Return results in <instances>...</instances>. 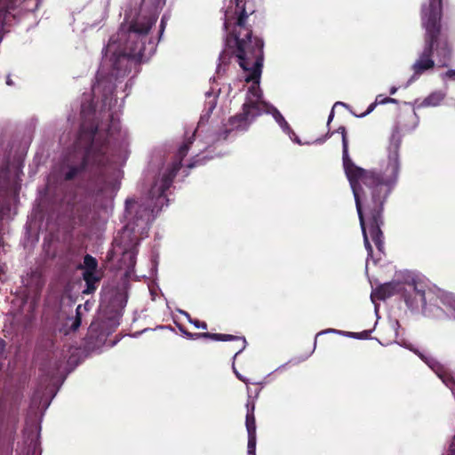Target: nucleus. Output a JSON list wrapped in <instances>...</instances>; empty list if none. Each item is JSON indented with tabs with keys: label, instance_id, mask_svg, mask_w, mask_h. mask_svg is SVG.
<instances>
[{
	"label": "nucleus",
	"instance_id": "obj_30",
	"mask_svg": "<svg viewBox=\"0 0 455 455\" xmlns=\"http://www.w3.org/2000/svg\"><path fill=\"white\" fill-rule=\"evenodd\" d=\"M331 331H332V330H327V331H323L318 332V333L316 334V336H315V344L316 343V339H317L318 336H320V335H322V334H323V333H326V332Z\"/></svg>",
	"mask_w": 455,
	"mask_h": 455
},
{
	"label": "nucleus",
	"instance_id": "obj_28",
	"mask_svg": "<svg viewBox=\"0 0 455 455\" xmlns=\"http://www.w3.org/2000/svg\"><path fill=\"white\" fill-rule=\"evenodd\" d=\"M66 173H67V174H66V177H65V179H66L67 180H71V179H73V177H74V174H75L76 172H66Z\"/></svg>",
	"mask_w": 455,
	"mask_h": 455
},
{
	"label": "nucleus",
	"instance_id": "obj_7",
	"mask_svg": "<svg viewBox=\"0 0 455 455\" xmlns=\"http://www.w3.org/2000/svg\"><path fill=\"white\" fill-rule=\"evenodd\" d=\"M246 2L247 0H235V9L233 11V16L229 17L228 24H231L230 20L235 19V25L240 28V31L238 32V35H235L234 37V41L235 44V47L234 49H231V46L229 45V59L232 56L235 57V50L237 48V43L236 41H243L244 40L246 43H250L251 45L262 44V43L255 42L252 44L251 41V35L252 31L246 27V20L249 17L250 14L254 12V10L252 8H247L246 7ZM231 39V34L229 33V40Z\"/></svg>",
	"mask_w": 455,
	"mask_h": 455
},
{
	"label": "nucleus",
	"instance_id": "obj_24",
	"mask_svg": "<svg viewBox=\"0 0 455 455\" xmlns=\"http://www.w3.org/2000/svg\"><path fill=\"white\" fill-rule=\"evenodd\" d=\"M21 168H23L22 161L20 159H19L15 165H13V166H7V170L6 171H11L12 169L14 170V171H18V170H20Z\"/></svg>",
	"mask_w": 455,
	"mask_h": 455
},
{
	"label": "nucleus",
	"instance_id": "obj_14",
	"mask_svg": "<svg viewBox=\"0 0 455 455\" xmlns=\"http://www.w3.org/2000/svg\"><path fill=\"white\" fill-rule=\"evenodd\" d=\"M394 102H396V100L393 98H390V97H384L383 95L379 94L376 97V100L374 102H372L367 108V110L361 114L359 116L360 117H364L366 116L368 114H370L371 112H372L374 110V108H376L377 105H379V104H386V103H394Z\"/></svg>",
	"mask_w": 455,
	"mask_h": 455
},
{
	"label": "nucleus",
	"instance_id": "obj_12",
	"mask_svg": "<svg viewBox=\"0 0 455 455\" xmlns=\"http://www.w3.org/2000/svg\"><path fill=\"white\" fill-rule=\"evenodd\" d=\"M232 342L234 344L229 345V352H234V359L246 347V339L244 337H237L229 334V343Z\"/></svg>",
	"mask_w": 455,
	"mask_h": 455
},
{
	"label": "nucleus",
	"instance_id": "obj_18",
	"mask_svg": "<svg viewBox=\"0 0 455 455\" xmlns=\"http://www.w3.org/2000/svg\"><path fill=\"white\" fill-rule=\"evenodd\" d=\"M181 313L187 317L188 322L190 323H192L196 328L203 329V330L207 329V324H206L205 322H201V321H199L197 319H192L191 316L189 315V314L187 313V312H181Z\"/></svg>",
	"mask_w": 455,
	"mask_h": 455
},
{
	"label": "nucleus",
	"instance_id": "obj_29",
	"mask_svg": "<svg viewBox=\"0 0 455 455\" xmlns=\"http://www.w3.org/2000/svg\"><path fill=\"white\" fill-rule=\"evenodd\" d=\"M227 15H228V11H224V16H225V20H224V23H223L224 28H228Z\"/></svg>",
	"mask_w": 455,
	"mask_h": 455
},
{
	"label": "nucleus",
	"instance_id": "obj_23",
	"mask_svg": "<svg viewBox=\"0 0 455 455\" xmlns=\"http://www.w3.org/2000/svg\"><path fill=\"white\" fill-rule=\"evenodd\" d=\"M445 455H455V435L453 436Z\"/></svg>",
	"mask_w": 455,
	"mask_h": 455
},
{
	"label": "nucleus",
	"instance_id": "obj_15",
	"mask_svg": "<svg viewBox=\"0 0 455 455\" xmlns=\"http://www.w3.org/2000/svg\"><path fill=\"white\" fill-rule=\"evenodd\" d=\"M444 99V94L441 92H435L429 94L423 100V105L427 107H436L438 106Z\"/></svg>",
	"mask_w": 455,
	"mask_h": 455
},
{
	"label": "nucleus",
	"instance_id": "obj_22",
	"mask_svg": "<svg viewBox=\"0 0 455 455\" xmlns=\"http://www.w3.org/2000/svg\"><path fill=\"white\" fill-rule=\"evenodd\" d=\"M134 228L133 227H131V225H126L124 229L122 230L121 232V237L122 238H124V237H128L132 233H134Z\"/></svg>",
	"mask_w": 455,
	"mask_h": 455
},
{
	"label": "nucleus",
	"instance_id": "obj_1",
	"mask_svg": "<svg viewBox=\"0 0 455 455\" xmlns=\"http://www.w3.org/2000/svg\"><path fill=\"white\" fill-rule=\"evenodd\" d=\"M346 174L353 190L364 246L369 254H371L372 246L367 235L366 220L359 195L361 185H363L370 194V198L366 201L367 224L370 235L378 250L382 251L384 235L381 226L384 224V204L393 189L396 177L394 172L389 175H386V172H346Z\"/></svg>",
	"mask_w": 455,
	"mask_h": 455
},
{
	"label": "nucleus",
	"instance_id": "obj_25",
	"mask_svg": "<svg viewBox=\"0 0 455 455\" xmlns=\"http://www.w3.org/2000/svg\"><path fill=\"white\" fill-rule=\"evenodd\" d=\"M444 77L455 81V69H449L446 71Z\"/></svg>",
	"mask_w": 455,
	"mask_h": 455
},
{
	"label": "nucleus",
	"instance_id": "obj_6",
	"mask_svg": "<svg viewBox=\"0 0 455 455\" xmlns=\"http://www.w3.org/2000/svg\"><path fill=\"white\" fill-rule=\"evenodd\" d=\"M176 172H155L150 178V183L147 188L146 207L141 210L140 219L145 220V223L148 225L152 222L156 215L168 205L169 199L167 191L171 188L174 180Z\"/></svg>",
	"mask_w": 455,
	"mask_h": 455
},
{
	"label": "nucleus",
	"instance_id": "obj_36",
	"mask_svg": "<svg viewBox=\"0 0 455 455\" xmlns=\"http://www.w3.org/2000/svg\"><path fill=\"white\" fill-rule=\"evenodd\" d=\"M82 112H83V114H84V112H85V110H84V107H83V108H82Z\"/></svg>",
	"mask_w": 455,
	"mask_h": 455
},
{
	"label": "nucleus",
	"instance_id": "obj_31",
	"mask_svg": "<svg viewBox=\"0 0 455 455\" xmlns=\"http://www.w3.org/2000/svg\"><path fill=\"white\" fill-rule=\"evenodd\" d=\"M4 347H5V342H4L3 339H0V347H1L2 349H4Z\"/></svg>",
	"mask_w": 455,
	"mask_h": 455
},
{
	"label": "nucleus",
	"instance_id": "obj_17",
	"mask_svg": "<svg viewBox=\"0 0 455 455\" xmlns=\"http://www.w3.org/2000/svg\"><path fill=\"white\" fill-rule=\"evenodd\" d=\"M98 267V262L96 259L89 254L85 255L84 258V270L96 271Z\"/></svg>",
	"mask_w": 455,
	"mask_h": 455
},
{
	"label": "nucleus",
	"instance_id": "obj_2",
	"mask_svg": "<svg viewBox=\"0 0 455 455\" xmlns=\"http://www.w3.org/2000/svg\"><path fill=\"white\" fill-rule=\"evenodd\" d=\"M236 43V60L246 73L245 82L251 83V85L248 89L242 112L229 118V133L247 131L258 116L269 113L272 108L271 105L262 100V92L259 87L263 67V45L258 44L251 45L244 40H237Z\"/></svg>",
	"mask_w": 455,
	"mask_h": 455
},
{
	"label": "nucleus",
	"instance_id": "obj_26",
	"mask_svg": "<svg viewBox=\"0 0 455 455\" xmlns=\"http://www.w3.org/2000/svg\"><path fill=\"white\" fill-rule=\"evenodd\" d=\"M338 104H342L341 102H336L335 105L333 107H335L336 105ZM334 116V108H332L330 115H329V118H328V122H327V124L329 125L330 123L331 122L332 118Z\"/></svg>",
	"mask_w": 455,
	"mask_h": 455
},
{
	"label": "nucleus",
	"instance_id": "obj_21",
	"mask_svg": "<svg viewBox=\"0 0 455 455\" xmlns=\"http://www.w3.org/2000/svg\"><path fill=\"white\" fill-rule=\"evenodd\" d=\"M81 307H82V306L78 305L76 309V316L74 319V322H73L72 326H71L73 331H76L79 328V326L81 325V317H80V309H81Z\"/></svg>",
	"mask_w": 455,
	"mask_h": 455
},
{
	"label": "nucleus",
	"instance_id": "obj_27",
	"mask_svg": "<svg viewBox=\"0 0 455 455\" xmlns=\"http://www.w3.org/2000/svg\"><path fill=\"white\" fill-rule=\"evenodd\" d=\"M135 203L136 202L134 199H132V198L126 199V201H125L126 209L128 210V208L132 207Z\"/></svg>",
	"mask_w": 455,
	"mask_h": 455
},
{
	"label": "nucleus",
	"instance_id": "obj_35",
	"mask_svg": "<svg viewBox=\"0 0 455 455\" xmlns=\"http://www.w3.org/2000/svg\"><path fill=\"white\" fill-rule=\"evenodd\" d=\"M7 84L11 85V84H12V82L10 79H8L7 80Z\"/></svg>",
	"mask_w": 455,
	"mask_h": 455
},
{
	"label": "nucleus",
	"instance_id": "obj_16",
	"mask_svg": "<svg viewBox=\"0 0 455 455\" xmlns=\"http://www.w3.org/2000/svg\"><path fill=\"white\" fill-rule=\"evenodd\" d=\"M189 336L193 339L204 338V339H210L215 340V341H227L228 340V334L204 332V333L190 334Z\"/></svg>",
	"mask_w": 455,
	"mask_h": 455
},
{
	"label": "nucleus",
	"instance_id": "obj_10",
	"mask_svg": "<svg viewBox=\"0 0 455 455\" xmlns=\"http://www.w3.org/2000/svg\"><path fill=\"white\" fill-rule=\"evenodd\" d=\"M403 283L390 282L378 286L371 293L372 297L379 300H384L396 293H402Z\"/></svg>",
	"mask_w": 455,
	"mask_h": 455
},
{
	"label": "nucleus",
	"instance_id": "obj_37",
	"mask_svg": "<svg viewBox=\"0 0 455 455\" xmlns=\"http://www.w3.org/2000/svg\"><path fill=\"white\" fill-rule=\"evenodd\" d=\"M232 367H233V371L235 372L236 371H235V365L233 364Z\"/></svg>",
	"mask_w": 455,
	"mask_h": 455
},
{
	"label": "nucleus",
	"instance_id": "obj_8",
	"mask_svg": "<svg viewBox=\"0 0 455 455\" xmlns=\"http://www.w3.org/2000/svg\"><path fill=\"white\" fill-rule=\"evenodd\" d=\"M402 296L411 310L424 309L427 305L425 285L415 281L403 283Z\"/></svg>",
	"mask_w": 455,
	"mask_h": 455
},
{
	"label": "nucleus",
	"instance_id": "obj_32",
	"mask_svg": "<svg viewBox=\"0 0 455 455\" xmlns=\"http://www.w3.org/2000/svg\"><path fill=\"white\" fill-rule=\"evenodd\" d=\"M395 92H396V88H395V87H393V88H391V90H390V94H394V93H395Z\"/></svg>",
	"mask_w": 455,
	"mask_h": 455
},
{
	"label": "nucleus",
	"instance_id": "obj_33",
	"mask_svg": "<svg viewBox=\"0 0 455 455\" xmlns=\"http://www.w3.org/2000/svg\"><path fill=\"white\" fill-rule=\"evenodd\" d=\"M130 256H131V258H134L135 257V253L133 251H131L130 252Z\"/></svg>",
	"mask_w": 455,
	"mask_h": 455
},
{
	"label": "nucleus",
	"instance_id": "obj_13",
	"mask_svg": "<svg viewBox=\"0 0 455 455\" xmlns=\"http://www.w3.org/2000/svg\"><path fill=\"white\" fill-rule=\"evenodd\" d=\"M83 276L87 284V289L84 291L89 293L94 291L95 283L99 281L96 271L84 270Z\"/></svg>",
	"mask_w": 455,
	"mask_h": 455
},
{
	"label": "nucleus",
	"instance_id": "obj_4",
	"mask_svg": "<svg viewBox=\"0 0 455 455\" xmlns=\"http://www.w3.org/2000/svg\"><path fill=\"white\" fill-rule=\"evenodd\" d=\"M108 148L103 128L97 126L88 129L84 124L77 147L68 159V171H82L104 166L108 161Z\"/></svg>",
	"mask_w": 455,
	"mask_h": 455
},
{
	"label": "nucleus",
	"instance_id": "obj_34",
	"mask_svg": "<svg viewBox=\"0 0 455 455\" xmlns=\"http://www.w3.org/2000/svg\"><path fill=\"white\" fill-rule=\"evenodd\" d=\"M224 55H225V53H224V52H223L220 54V60L224 59Z\"/></svg>",
	"mask_w": 455,
	"mask_h": 455
},
{
	"label": "nucleus",
	"instance_id": "obj_19",
	"mask_svg": "<svg viewBox=\"0 0 455 455\" xmlns=\"http://www.w3.org/2000/svg\"><path fill=\"white\" fill-rule=\"evenodd\" d=\"M246 427L248 434H256L255 419L253 415L247 414L246 416Z\"/></svg>",
	"mask_w": 455,
	"mask_h": 455
},
{
	"label": "nucleus",
	"instance_id": "obj_20",
	"mask_svg": "<svg viewBox=\"0 0 455 455\" xmlns=\"http://www.w3.org/2000/svg\"><path fill=\"white\" fill-rule=\"evenodd\" d=\"M255 448H256V434H248V453H249V455H256Z\"/></svg>",
	"mask_w": 455,
	"mask_h": 455
},
{
	"label": "nucleus",
	"instance_id": "obj_5",
	"mask_svg": "<svg viewBox=\"0 0 455 455\" xmlns=\"http://www.w3.org/2000/svg\"><path fill=\"white\" fill-rule=\"evenodd\" d=\"M156 19L154 17L139 19L131 27L128 32L120 30L117 38L112 37L106 47V52L113 55L137 58L142 56V42L140 36L146 35Z\"/></svg>",
	"mask_w": 455,
	"mask_h": 455
},
{
	"label": "nucleus",
	"instance_id": "obj_9",
	"mask_svg": "<svg viewBox=\"0 0 455 455\" xmlns=\"http://www.w3.org/2000/svg\"><path fill=\"white\" fill-rule=\"evenodd\" d=\"M335 132L341 134L342 160L344 171H366L365 169L356 165L348 155V140L347 136L346 127L339 126Z\"/></svg>",
	"mask_w": 455,
	"mask_h": 455
},
{
	"label": "nucleus",
	"instance_id": "obj_11",
	"mask_svg": "<svg viewBox=\"0 0 455 455\" xmlns=\"http://www.w3.org/2000/svg\"><path fill=\"white\" fill-rule=\"evenodd\" d=\"M401 145V140L399 138L395 139L393 136V140L391 145L388 148V156H387V171H398L400 168L399 163V148Z\"/></svg>",
	"mask_w": 455,
	"mask_h": 455
},
{
	"label": "nucleus",
	"instance_id": "obj_3",
	"mask_svg": "<svg viewBox=\"0 0 455 455\" xmlns=\"http://www.w3.org/2000/svg\"><path fill=\"white\" fill-rule=\"evenodd\" d=\"M443 0H428L421 9V23L425 28L424 47L412 65L415 75H421L435 67V55L439 67H448L452 58V47L448 36L443 33Z\"/></svg>",
	"mask_w": 455,
	"mask_h": 455
}]
</instances>
